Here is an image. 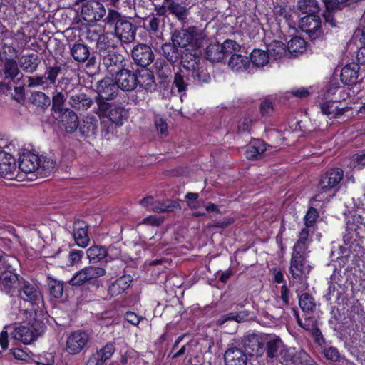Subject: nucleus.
<instances>
[{
	"label": "nucleus",
	"instance_id": "c9c22d12",
	"mask_svg": "<svg viewBox=\"0 0 365 365\" xmlns=\"http://www.w3.org/2000/svg\"><path fill=\"white\" fill-rule=\"evenodd\" d=\"M168 3L170 14L174 16L176 19L183 21L188 15L187 6L190 4L189 0H170Z\"/></svg>",
	"mask_w": 365,
	"mask_h": 365
},
{
	"label": "nucleus",
	"instance_id": "bb28decb",
	"mask_svg": "<svg viewBox=\"0 0 365 365\" xmlns=\"http://www.w3.org/2000/svg\"><path fill=\"white\" fill-rule=\"evenodd\" d=\"M225 365H247L248 355L241 348L231 345L224 354Z\"/></svg>",
	"mask_w": 365,
	"mask_h": 365
},
{
	"label": "nucleus",
	"instance_id": "7ed1b4c3",
	"mask_svg": "<svg viewBox=\"0 0 365 365\" xmlns=\"http://www.w3.org/2000/svg\"><path fill=\"white\" fill-rule=\"evenodd\" d=\"M17 259L0 251V289L11 297H15L24 279L15 272L14 264Z\"/></svg>",
	"mask_w": 365,
	"mask_h": 365
},
{
	"label": "nucleus",
	"instance_id": "6e6d98bb",
	"mask_svg": "<svg viewBox=\"0 0 365 365\" xmlns=\"http://www.w3.org/2000/svg\"><path fill=\"white\" fill-rule=\"evenodd\" d=\"M299 305L305 312H311L315 308V302L313 297L309 293H303L299 296Z\"/></svg>",
	"mask_w": 365,
	"mask_h": 365
},
{
	"label": "nucleus",
	"instance_id": "dca6fc26",
	"mask_svg": "<svg viewBox=\"0 0 365 365\" xmlns=\"http://www.w3.org/2000/svg\"><path fill=\"white\" fill-rule=\"evenodd\" d=\"M101 65L113 77L120 72L127 65L125 56L117 51L101 54Z\"/></svg>",
	"mask_w": 365,
	"mask_h": 365
},
{
	"label": "nucleus",
	"instance_id": "13d9d810",
	"mask_svg": "<svg viewBox=\"0 0 365 365\" xmlns=\"http://www.w3.org/2000/svg\"><path fill=\"white\" fill-rule=\"evenodd\" d=\"M159 212H174L175 210H180V205L178 201L172 200H165L159 203L158 207H153Z\"/></svg>",
	"mask_w": 365,
	"mask_h": 365
},
{
	"label": "nucleus",
	"instance_id": "ea45409f",
	"mask_svg": "<svg viewBox=\"0 0 365 365\" xmlns=\"http://www.w3.org/2000/svg\"><path fill=\"white\" fill-rule=\"evenodd\" d=\"M117 46L112 34L104 33L100 34L96 42V48H98L100 56L101 54L114 52Z\"/></svg>",
	"mask_w": 365,
	"mask_h": 365
},
{
	"label": "nucleus",
	"instance_id": "ddd939ff",
	"mask_svg": "<svg viewBox=\"0 0 365 365\" xmlns=\"http://www.w3.org/2000/svg\"><path fill=\"white\" fill-rule=\"evenodd\" d=\"M19 300L29 303L31 309L43 302V296L38 286L35 283H31L25 279L21 280V286L18 289V292L15 294Z\"/></svg>",
	"mask_w": 365,
	"mask_h": 365
},
{
	"label": "nucleus",
	"instance_id": "20e7f679",
	"mask_svg": "<svg viewBox=\"0 0 365 365\" xmlns=\"http://www.w3.org/2000/svg\"><path fill=\"white\" fill-rule=\"evenodd\" d=\"M56 167V161L44 155L33 152L24 153L19 157V168L25 173H36L41 177L49 175Z\"/></svg>",
	"mask_w": 365,
	"mask_h": 365
},
{
	"label": "nucleus",
	"instance_id": "423d86ee",
	"mask_svg": "<svg viewBox=\"0 0 365 365\" xmlns=\"http://www.w3.org/2000/svg\"><path fill=\"white\" fill-rule=\"evenodd\" d=\"M119 86L115 78L110 77H104L96 82L94 89L96 96L94 99L99 111H106L108 103L118 96Z\"/></svg>",
	"mask_w": 365,
	"mask_h": 365
},
{
	"label": "nucleus",
	"instance_id": "3c124183",
	"mask_svg": "<svg viewBox=\"0 0 365 365\" xmlns=\"http://www.w3.org/2000/svg\"><path fill=\"white\" fill-rule=\"evenodd\" d=\"M287 51V46L280 41H273L269 44V56L271 55L275 60L281 59Z\"/></svg>",
	"mask_w": 365,
	"mask_h": 365
},
{
	"label": "nucleus",
	"instance_id": "c03bdc74",
	"mask_svg": "<svg viewBox=\"0 0 365 365\" xmlns=\"http://www.w3.org/2000/svg\"><path fill=\"white\" fill-rule=\"evenodd\" d=\"M228 66L232 71H244L250 67V58L246 56L234 53L230 55Z\"/></svg>",
	"mask_w": 365,
	"mask_h": 365
},
{
	"label": "nucleus",
	"instance_id": "a878e982",
	"mask_svg": "<svg viewBox=\"0 0 365 365\" xmlns=\"http://www.w3.org/2000/svg\"><path fill=\"white\" fill-rule=\"evenodd\" d=\"M88 224L82 220L78 219L73 225V237L76 245L81 247H86L90 242L88 236Z\"/></svg>",
	"mask_w": 365,
	"mask_h": 365
},
{
	"label": "nucleus",
	"instance_id": "39448f33",
	"mask_svg": "<svg viewBox=\"0 0 365 365\" xmlns=\"http://www.w3.org/2000/svg\"><path fill=\"white\" fill-rule=\"evenodd\" d=\"M207 36L198 31L196 26H190L186 29L175 31L171 37V41L175 42L180 48L191 49V53L197 52L201 56L199 51L207 43Z\"/></svg>",
	"mask_w": 365,
	"mask_h": 365
},
{
	"label": "nucleus",
	"instance_id": "5fc2aeb1",
	"mask_svg": "<svg viewBox=\"0 0 365 365\" xmlns=\"http://www.w3.org/2000/svg\"><path fill=\"white\" fill-rule=\"evenodd\" d=\"M48 286L50 294L55 299H60L63 293V282L51 277H48Z\"/></svg>",
	"mask_w": 365,
	"mask_h": 365
},
{
	"label": "nucleus",
	"instance_id": "6e6552de",
	"mask_svg": "<svg viewBox=\"0 0 365 365\" xmlns=\"http://www.w3.org/2000/svg\"><path fill=\"white\" fill-rule=\"evenodd\" d=\"M173 65L169 64L163 58H157L153 65V72L156 76L158 91L163 95L169 94L172 91L173 81L172 82V73Z\"/></svg>",
	"mask_w": 365,
	"mask_h": 365
},
{
	"label": "nucleus",
	"instance_id": "774afa93",
	"mask_svg": "<svg viewBox=\"0 0 365 365\" xmlns=\"http://www.w3.org/2000/svg\"><path fill=\"white\" fill-rule=\"evenodd\" d=\"M311 334L316 344L319 345L325 344V339L324 338L320 329L317 326L311 331Z\"/></svg>",
	"mask_w": 365,
	"mask_h": 365
},
{
	"label": "nucleus",
	"instance_id": "a211bd4d",
	"mask_svg": "<svg viewBox=\"0 0 365 365\" xmlns=\"http://www.w3.org/2000/svg\"><path fill=\"white\" fill-rule=\"evenodd\" d=\"M91 48L81 42L74 43L70 48V54L74 61L86 63V68H94L96 63V56L91 53Z\"/></svg>",
	"mask_w": 365,
	"mask_h": 365
},
{
	"label": "nucleus",
	"instance_id": "37998d69",
	"mask_svg": "<svg viewBox=\"0 0 365 365\" xmlns=\"http://www.w3.org/2000/svg\"><path fill=\"white\" fill-rule=\"evenodd\" d=\"M111 249V246L106 249L104 246L93 245L87 250V257L90 262L97 263L101 260L108 257V252Z\"/></svg>",
	"mask_w": 365,
	"mask_h": 365
},
{
	"label": "nucleus",
	"instance_id": "2eb2a0df",
	"mask_svg": "<svg viewBox=\"0 0 365 365\" xmlns=\"http://www.w3.org/2000/svg\"><path fill=\"white\" fill-rule=\"evenodd\" d=\"M46 329V326L41 322H36L31 327L21 325L16 327L13 334L15 339L24 344H29L41 336Z\"/></svg>",
	"mask_w": 365,
	"mask_h": 365
},
{
	"label": "nucleus",
	"instance_id": "f257e3e1",
	"mask_svg": "<svg viewBox=\"0 0 365 365\" xmlns=\"http://www.w3.org/2000/svg\"><path fill=\"white\" fill-rule=\"evenodd\" d=\"M163 57L171 64L180 60L179 71L174 73L173 84L180 94H185L188 86H202L211 81V76L204 66L202 56L197 52L182 53L175 42L163 43L161 46Z\"/></svg>",
	"mask_w": 365,
	"mask_h": 365
},
{
	"label": "nucleus",
	"instance_id": "8fccbe9b",
	"mask_svg": "<svg viewBox=\"0 0 365 365\" xmlns=\"http://www.w3.org/2000/svg\"><path fill=\"white\" fill-rule=\"evenodd\" d=\"M250 63L256 67H262L269 63V56L267 51L254 49L250 55Z\"/></svg>",
	"mask_w": 365,
	"mask_h": 365
},
{
	"label": "nucleus",
	"instance_id": "aec40b11",
	"mask_svg": "<svg viewBox=\"0 0 365 365\" xmlns=\"http://www.w3.org/2000/svg\"><path fill=\"white\" fill-rule=\"evenodd\" d=\"M131 57L137 66L146 68L153 62L155 54L150 46L145 43H138L131 50Z\"/></svg>",
	"mask_w": 365,
	"mask_h": 365
},
{
	"label": "nucleus",
	"instance_id": "72a5a7b5",
	"mask_svg": "<svg viewBox=\"0 0 365 365\" xmlns=\"http://www.w3.org/2000/svg\"><path fill=\"white\" fill-rule=\"evenodd\" d=\"M16 170V159L9 153L0 151V176L4 178H11Z\"/></svg>",
	"mask_w": 365,
	"mask_h": 365
},
{
	"label": "nucleus",
	"instance_id": "9b49d317",
	"mask_svg": "<svg viewBox=\"0 0 365 365\" xmlns=\"http://www.w3.org/2000/svg\"><path fill=\"white\" fill-rule=\"evenodd\" d=\"M95 113L101 118L108 119L111 125H115L116 127L122 126L127 121L129 114L128 110L120 103H110L106 111H99V108H95Z\"/></svg>",
	"mask_w": 365,
	"mask_h": 365
},
{
	"label": "nucleus",
	"instance_id": "0eeeda50",
	"mask_svg": "<svg viewBox=\"0 0 365 365\" xmlns=\"http://www.w3.org/2000/svg\"><path fill=\"white\" fill-rule=\"evenodd\" d=\"M106 273V269L103 267H86L75 274L70 280V284L73 286H81L88 282L96 295L98 289H102V279L99 277L104 276Z\"/></svg>",
	"mask_w": 365,
	"mask_h": 365
},
{
	"label": "nucleus",
	"instance_id": "a19ab883",
	"mask_svg": "<svg viewBox=\"0 0 365 365\" xmlns=\"http://www.w3.org/2000/svg\"><path fill=\"white\" fill-rule=\"evenodd\" d=\"M63 64L54 59L53 63H48L46 64L44 76L48 81V85H56L58 76L63 73Z\"/></svg>",
	"mask_w": 365,
	"mask_h": 365
},
{
	"label": "nucleus",
	"instance_id": "e2e57ef3",
	"mask_svg": "<svg viewBox=\"0 0 365 365\" xmlns=\"http://www.w3.org/2000/svg\"><path fill=\"white\" fill-rule=\"evenodd\" d=\"M35 362L37 365H54V356L52 353H45L37 356Z\"/></svg>",
	"mask_w": 365,
	"mask_h": 365
},
{
	"label": "nucleus",
	"instance_id": "cd10ccee",
	"mask_svg": "<svg viewBox=\"0 0 365 365\" xmlns=\"http://www.w3.org/2000/svg\"><path fill=\"white\" fill-rule=\"evenodd\" d=\"M137 76V86L145 89L146 91L152 92L153 91H158V86L155 81V78L153 72L150 69L142 68V69H136Z\"/></svg>",
	"mask_w": 365,
	"mask_h": 365
},
{
	"label": "nucleus",
	"instance_id": "393cba45",
	"mask_svg": "<svg viewBox=\"0 0 365 365\" xmlns=\"http://www.w3.org/2000/svg\"><path fill=\"white\" fill-rule=\"evenodd\" d=\"M68 104L77 111H86L93 105V99L84 92L73 91L68 94Z\"/></svg>",
	"mask_w": 365,
	"mask_h": 365
},
{
	"label": "nucleus",
	"instance_id": "b1692460",
	"mask_svg": "<svg viewBox=\"0 0 365 365\" xmlns=\"http://www.w3.org/2000/svg\"><path fill=\"white\" fill-rule=\"evenodd\" d=\"M115 351V344L108 342L98 350L92 353L85 365H104L106 361L110 359Z\"/></svg>",
	"mask_w": 365,
	"mask_h": 365
},
{
	"label": "nucleus",
	"instance_id": "79ce46f5",
	"mask_svg": "<svg viewBox=\"0 0 365 365\" xmlns=\"http://www.w3.org/2000/svg\"><path fill=\"white\" fill-rule=\"evenodd\" d=\"M284 346V343L279 336L269 337L265 341L264 351L268 359H277L279 349Z\"/></svg>",
	"mask_w": 365,
	"mask_h": 365
},
{
	"label": "nucleus",
	"instance_id": "680f3d73",
	"mask_svg": "<svg viewBox=\"0 0 365 365\" xmlns=\"http://www.w3.org/2000/svg\"><path fill=\"white\" fill-rule=\"evenodd\" d=\"M48 84L44 75L27 77V86L29 87L42 86Z\"/></svg>",
	"mask_w": 365,
	"mask_h": 365
},
{
	"label": "nucleus",
	"instance_id": "a18cd8bd",
	"mask_svg": "<svg viewBox=\"0 0 365 365\" xmlns=\"http://www.w3.org/2000/svg\"><path fill=\"white\" fill-rule=\"evenodd\" d=\"M19 66V62L17 63L16 60L13 58H6L4 63L2 69L4 78L9 79L14 82L15 78L19 75L22 77L23 74L20 72Z\"/></svg>",
	"mask_w": 365,
	"mask_h": 365
},
{
	"label": "nucleus",
	"instance_id": "473e14b6",
	"mask_svg": "<svg viewBox=\"0 0 365 365\" xmlns=\"http://www.w3.org/2000/svg\"><path fill=\"white\" fill-rule=\"evenodd\" d=\"M98 125V120L95 116H85L78 123L80 135L84 138L94 135L97 131Z\"/></svg>",
	"mask_w": 365,
	"mask_h": 365
},
{
	"label": "nucleus",
	"instance_id": "4468645a",
	"mask_svg": "<svg viewBox=\"0 0 365 365\" xmlns=\"http://www.w3.org/2000/svg\"><path fill=\"white\" fill-rule=\"evenodd\" d=\"M132 281L133 278L130 275L124 274L117 278L107 289L102 284V289H98L96 296L103 300L110 299L112 297L118 296L127 290Z\"/></svg>",
	"mask_w": 365,
	"mask_h": 365
},
{
	"label": "nucleus",
	"instance_id": "1a4fd4ad",
	"mask_svg": "<svg viewBox=\"0 0 365 365\" xmlns=\"http://www.w3.org/2000/svg\"><path fill=\"white\" fill-rule=\"evenodd\" d=\"M240 48L234 40L227 39L222 43H210L206 48L205 56L211 62H221Z\"/></svg>",
	"mask_w": 365,
	"mask_h": 365
},
{
	"label": "nucleus",
	"instance_id": "bf43d9fd",
	"mask_svg": "<svg viewBox=\"0 0 365 365\" xmlns=\"http://www.w3.org/2000/svg\"><path fill=\"white\" fill-rule=\"evenodd\" d=\"M309 245L310 244H308L307 242H303L297 240L293 246L292 255L307 257V250L309 249Z\"/></svg>",
	"mask_w": 365,
	"mask_h": 365
},
{
	"label": "nucleus",
	"instance_id": "4d7b16f0",
	"mask_svg": "<svg viewBox=\"0 0 365 365\" xmlns=\"http://www.w3.org/2000/svg\"><path fill=\"white\" fill-rule=\"evenodd\" d=\"M31 101L34 105L41 108H47L51 104L50 98L41 91L32 93Z\"/></svg>",
	"mask_w": 365,
	"mask_h": 365
},
{
	"label": "nucleus",
	"instance_id": "9d476101",
	"mask_svg": "<svg viewBox=\"0 0 365 365\" xmlns=\"http://www.w3.org/2000/svg\"><path fill=\"white\" fill-rule=\"evenodd\" d=\"M344 176V170L340 168L328 169L322 174L317 185V188L321 192L319 193L321 196L324 192H332L336 193L338 192Z\"/></svg>",
	"mask_w": 365,
	"mask_h": 365
},
{
	"label": "nucleus",
	"instance_id": "f3484780",
	"mask_svg": "<svg viewBox=\"0 0 365 365\" xmlns=\"http://www.w3.org/2000/svg\"><path fill=\"white\" fill-rule=\"evenodd\" d=\"M91 336L83 330L73 331L67 338L66 349L70 354H77L88 348Z\"/></svg>",
	"mask_w": 365,
	"mask_h": 365
},
{
	"label": "nucleus",
	"instance_id": "58836bf2",
	"mask_svg": "<svg viewBox=\"0 0 365 365\" xmlns=\"http://www.w3.org/2000/svg\"><path fill=\"white\" fill-rule=\"evenodd\" d=\"M267 150V144L263 140L254 139L247 145L245 155L247 159L255 160L259 159Z\"/></svg>",
	"mask_w": 365,
	"mask_h": 365
},
{
	"label": "nucleus",
	"instance_id": "f704fd0d",
	"mask_svg": "<svg viewBox=\"0 0 365 365\" xmlns=\"http://www.w3.org/2000/svg\"><path fill=\"white\" fill-rule=\"evenodd\" d=\"M338 102L327 101L320 104V110L323 115H327L329 119H336L344 115L351 109L350 107L339 108Z\"/></svg>",
	"mask_w": 365,
	"mask_h": 365
},
{
	"label": "nucleus",
	"instance_id": "7c9ffc66",
	"mask_svg": "<svg viewBox=\"0 0 365 365\" xmlns=\"http://www.w3.org/2000/svg\"><path fill=\"white\" fill-rule=\"evenodd\" d=\"M306 259L307 257L291 255L289 272L292 279L298 282L302 281L306 273Z\"/></svg>",
	"mask_w": 365,
	"mask_h": 365
},
{
	"label": "nucleus",
	"instance_id": "f03ea898",
	"mask_svg": "<svg viewBox=\"0 0 365 365\" xmlns=\"http://www.w3.org/2000/svg\"><path fill=\"white\" fill-rule=\"evenodd\" d=\"M103 21L108 28L113 29V35L122 45L128 44L135 41L136 26L117 10L108 9Z\"/></svg>",
	"mask_w": 365,
	"mask_h": 365
},
{
	"label": "nucleus",
	"instance_id": "4c0bfd02",
	"mask_svg": "<svg viewBox=\"0 0 365 365\" xmlns=\"http://www.w3.org/2000/svg\"><path fill=\"white\" fill-rule=\"evenodd\" d=\"M277 361L285 364L297 365L301 364V357L295 348L288 347L284 344L280 349Z\"/></svg>",
	"mask_w": 365,
	"mask_h": 365
},
{
	"label": "nucleus",
	"instance_id": "5701e85b",
	"mask_svg": "<svg viewBox=\"0 0 365 365\" xmlns=\"http://www.w3.org/2000/svg\"><path fill=\"white\" fill-rule=\"evenodd\" d=\"M274 113V104L272 100L267 96L262 98L259 106V114L253 113L260 125L267 126L272 125L273 115Z\"/></svg>",
	"mask_w": 365,
	"mask_h": 365
},
{
	"label": "nucleus",
	"instance_id": "49530a36",
	"mask_svg": "<svg viewBox=\"0 0 365 365\" xmlns=\"http://www.w3.org/2000/svg\"><path fill=\"white\" fill-rule=\"evenodd\" d=\"M144 24L145 28L150 35H155L158 37L162 34L160 29L163 26V19H161L155 14H152L147 17L145 20Z\"/></svg>",
	"mask_w": 365,
	"mask_h": 365
},
{
	"label": "nucleus",
	"instance_id": "e433bc0d",
	"mask_svg": "<svg viewBox=\"0 0 365 365\" xmlns=\"http://www.w3.org/2000/svg\"><path fill=\"white\" fill-rule=\"evenodd\" d=\"M260 125L258 118H256L253 113H249L241 117L237 125L236 133L240 135H250L252 128Z\"/></svg>",
	"mask_w": 365,
	"mask_h": 365
},
{
	"label": "nucleus",
	"instance_id": "864d4df0",
	"mask_svg": "<svg viewBox=\"0 0 365 365\" xmlns=\"http://www.w3.org/2000/svg\"><path fill=\"white\" fill-rule=\"evenodd\" d=\"M66 98L62 92H57L52 97L51 110L54 116L68 109L65 108Z\"/></svg>",
	"mask_w": 365,
	"mask_h": 365
},
{
	"label": "nucleus",
	"instance_id": "f8f14e48",
	"mask_svg": "<svg viewBox=\"0 0 365 365\" xmlns=\"http://www.w3.org/2000/svg\"><path fill=\"white\" fill-rule=\"evenodd\" d=\"M299 28L308 36L314 43L323 38L322 20L319 15H306L299 21Z\"/></svg>",
	"mask_w": 365,
	"mask_h": 365
},
{
	"label": "nucleus",
	"instance_id": "2f4dec72",
	"mask_svg": "<svg viewBox=\"0 0 365 365\" xmlns=\"http://www.w3.org/2000/svg\"><path fill=\"white\" fill-rule=\"evenodd\" d=\"M41 62L40 56L35 53H26L19 58V65L24 72L34 73L36 72Z\"/></svg>",
	"mask_w": 365,
	"mask_h": 365
},
{
	"label": "nucleus",
	"instance_id": "69168bd1",
	"mask_svg": "<svg viewBox=\"0 0 365 365\" xmlns=\"http://www.w3.org/2000/svg\"><path fill=\"white\" fill-rule=\"evenodd\" d=\"M235 222V218L232 217H228L224 218L222 221L214 222L210 227L212 228H221L225 229L230 225L233 224Z\"/></svg>",
	"mask_w": 365,
	"mask_h": 365
},
{
	"label": "nucleus",
	"instance_id": "052dcab7",
	"mask_svg": "<svg viewBox=\"0 0 365 365\" xmlns=\"http://www.w3.org/2000/svg\"><path fill=\"white\" fill-rule=\"evenodd\" d=\"M324 356L333 362L339 361L340 354L339 350L335 347H329L324 349Z\"/></svg>",
	"mask_w": 365,
	"mask_h": 365
},
{
	"label": "nucleus",
	"instance_id": "603ef678",
	"mask_svg": "<svg viewBox=\"0 0 365 365\" xmlns=\"http://www.w3.org/2000/svg\"><path fill=\"white\" fill-rule=\"evenodd\" d=\"M324 4L325 9L323 12V17L325 23L329 24L331 27L336 26L337 22L334 18V13L339 11L338 6L331 4L329 1L324 0Z\"/></svg>",
	"mask_w": 365,
	"mask_h": 365
},
{
	"label": "nucleus",
	"instance_id": "c756f323",
	"mask_svg": "<svg viewBox=\"0 0 365 365\" xmlns=\"http://www.w3.org/2000/svg\"><path fill=\"white\" fill-rule=\"evenodd\" d=\"M56 120L61 122L65 130L68 133H74L78 128L79 122L77 114L71 109L68 108L55 115Z\"/></svg>",
	"mask_w": 365,
	"mask_h": 365
},
{
	"label": "nucleus",
	"instance_id": "4be33fe9",
	"mask_svg": "<svg viewBox=\"0 0 365 365\" xmlns=\"http://www.w3.org/2000/svg\"><path fill=\"white\" fill-rule=\"evenodd\" d=\"M322 202L323 197L320 194L315 195L309 200L308 208L303 217L305 227H314L320 217L319 208H322Z\"/></svg>",
	"mask_w": 365,
	"mask_h": 365
},
{
	"label": "nucleus",
	"instance_id": "6ab92c4d",
	"mask_svg": "<svg viewBox=\"0 0 365 365\" xmlns=\"http://www.w3.org/2000/svg\"><path fill=\"white\" fill-rule=\"evenodd\" d=\"M136 70H133L131 63L127 65L120 72L115 76V80L124 91H132L137 88Z\"/></svg>",
	"mask_w": 365,
	"mask_h": 365
},
{
	"label": "nucleus",
	"instance_id": "de8ad7c7",
	"mask_svg": "<svg viewBox=\"0 0 365 365\" xmlns=\"http://www.w3.org/2000/svg\"><path fill=\"white\" fill-rule=\"evenodd\" d=\"M287 51L293 56H297L307 50V43L305 40L301 37H292L287 43Z\"/></svg>",
	"mask_w": 365,
	"mask_h": 365
},
{
	"label": "nucleus",
	"instance_id": "c85d7f7f",
	"mask_svg": "<svg viewBox=\"0 0 365 365\" xmlns=\"http://www.w3.org/2000/svg\"><path fill=\"white\" fill-rule=\"evenodd\" d=\"M359 65L351 62L345 65L341 70L340 80L341 83L348 86H354L359 82Z\"/></svg>",
	"mask_w": 365,
	"mask_h": 365
},
{
	"label": "nucleus",
	"instance_id": "0e129e2a",
	"mask_svg": "<svg viewBox=\"0 0 365 365\" xmlns=\"http://www.w3.org/2000/svg\"><path fill=\"white\" fill-rule=\"evenodd\" d=\"M83 255L84 252L83 250L72 249L69 252L70 264L73 265L80 262Z\"/></svg>",
	"mask_w": 365,
	"mask_h": 365
},
{
	"label": "nucleus",
	"instance_id": "338daca9",
	"mask_svg": "<svg viewBox=\"0 0 365 365\" xmlns=\"http://www.w3.org/2000/svg\"><path fill=\"white\" fill-rule=\"evenodd\" d=\"M290 93L299 98H307L310 94L308 89L304 87L292 88L290 91Z\"/></svg>",
	"mask_w": 365,
	"mask_h": 365
},
{
	"label": "nucleus",
	"instance_id": "412c9836",
	"mask_svg": "<svg viewBox=\"0 0 365 365\" xmlns=\"http://www.w3.org/2000/svg\"><path fill=\"white\" fill-rule=\"evenodd\" d=\"M106 14L104 6L95 0L84 3L81 7V16L84 21L89 23L101 20Z\"/></svg>",
	"mask_w": 365,
	"mask_h": 365
},
{
	"label": "nucleus",
	"instance_id": "09e8293b",
	"mask_svg": "<svg viewBox=\"0 0 365 365\" xmlns=\"http://www.w3.org/2000/svg\"><path fill=\"white\" fill-rule=\"evenodd\" d=\"M297 8L306 15H319L320 7L316 0H299Z\"/></svg>",
	"mask_w": 365,
	"mask_h": 365
}]
</instances>
